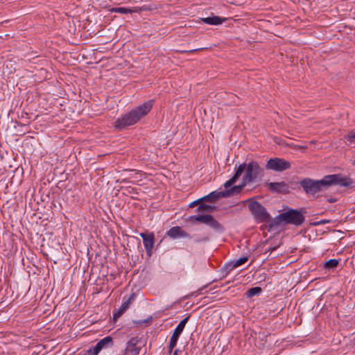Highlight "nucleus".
<instances>
[{"label": "nucleus", "mask_w": 355, "mask_h": 355, "mask_svg": "<svg viewBox=\"0 0 355 355\" xmlns=\"http://www.w3.org/2000/svg\"><path fill=\"white\" fill-rule=\"evenodd\" d=\"M153 100L148 101L122 115L114 122V128L121 130L128 126L135 125L150 112L153 108Z\"/></svg>", "instance_id": "nucleus-1"}, {"label": "nucleus", "mask_w": 355, "mask_h": 355, "mask_svg": "<svg viewBox=\"0 0 355 355\" xmlns=\"http://www.w3.org/2000/svg\"><path fill=\"white\" fill-rule=\"evenodd\" d=\"M333 185L353 187L355 182L350 178L340 173L327 175L319 180H312V195L320 191H325Z\"/></svg>", "instance_id": "nucleus-2"}, {"label": "nucleus", "mask_w": 355, "mask_h": 355, "mask_svg": "<svg viewBox=\"0 0 355 355\" xmlns=\"http://www.w3.org/2000/svg\"><path fill=\"white\" fill-rule=\"evenodd\" d=\"M239 168H242V174L243 173L242 179L248 184L256 182L264 175V169L255 161L252 160L248 163L240 164L239 166L236 164L234 170L236 171Z\"/></svg>", "instance_id": "nucleus-3"}, {"label": "nucleus", "mask_w": 355, "mask_h": 355, "mask_svg": "<svg viewBox=\"0 0 355 355\" xmlns=\"http://www.w3.org/2000/svg\"><path fill=\"white\" fill-rule=\"evenodd\" d=\"M277 220V222L274 220L270 224V229H272L274 226L277 225L278 223L281 222H284L286 224L300 225L304 222V217L300 211L296 209H290L278 215Z\"/></svg>", "instance_id": "nucleus-4"}, {"label": "nucleus", "mask_w": 355, "mask_h": 355, "mask_svg": "<svg viewBox=\"0 0 355 355\" xmlns=\"http://www.w3.org/2000/svg\"><path fill=\"white\" fill-rule=\"evenodd\" d=\"M245 202H249L248 209L256 222L261 223L270 220V214L259 202L254 198H249Z\"/></svg>", "instance_id": "nucleus-5"}, {"label": "nucleus", "mask_w": 355, "mask_h": 355, "mask_svg": "<svg viewBox=\"0 0 355 355\" xmlns=\"http://www.w3.org/2000/svg\"><path fill=\"white\" fill-rule=\"evenodd\" d=\"M291 166V163L290 162L279 157L270 158L266 165L267 169L277 172L289 169Z\"/></svg>", "instance_id": "nucleus-6"}, {"label": "nucleus", "mask_w": 355, "mask_h": 355, "mask_svg": "<svg viewBox=\"0 0 355 355\" xmlns=\"http://www.w3.org/2000/svg\"><path fill=\"white\" fill-rule=\"evenodd\" d=\"M339 260L340 259H331L324 262H321L320 263H318V262H312V272L318 270L321 273L323 271L326 273L327 272L332 271L338 267Z\"/></svg>", "instance_id": "nucleus-7"}, {"label": "nucleus", "mask_w": 355, "mask_h": 355, "mask_svg": "<svg viewBox=\"0 0 355 355\" xmlns=\"http://www.w3.org/2000/svg\"><path fill=\"white\" fill-rule=\"evenodd\" d=\"M189 316L186 317L183 320H182L175 329L173 331V335L170 338L169 345H168V352L171 353L173 352V348L177 345L178 340L179 339L180 336L182 333L187 322L189 320Z\"/></svg>", "instance_id": "nucleus-8"}, {"label": "nucleus", "mask_w": 355, "mask_h": 355, "mask_svg": "<svg viewBox=\"0 0 355 355\" xmlns=\"http://www.w3.org/2000/svg\"><path fill=\"white\" fill-rule=\"evenodd\" d=\"M143 239L144 245L148 257H151L153 249L154 248L155 239L153 232H141L139 234Z\"/></svg>", "instance_id": "nucleus-9"}, {"label": "nucleus", "mask_w": 355, "mask_h": 355, "mask_svg": "<svg viewBox=\"0 0 355 355\" xmlns=\"http://www.w3.org/2000/svg\"><path fill=\"white\" fill-rule=\"evenodd\" d=\"M141 338L138 336L132 337L127 342L126 347L125 349V353H130L131 355H139L141 347L138 346Z\"/></svg>", "instance_id": "nucleus-10"}, {"label": "nucleus", "mask_w": 355, "mask_h": 355, "mask_svg": "<svg viewBox=\"0 0 355 355\" xmlns=\"http://www.w3.org/2000/svg\"><path fill=\"white\" fill-rule=\"evenodd\" d=\"M268 189L275 193H287L289 192V186L284 182H270L268 184Z\"/></svg>", "instance_id": "nucleus-11"}, {"label": "nucleus", "mask_w": 355, "mask_h": 355, "mask_svg": "<svg viewBox=\"0 0 355 355\" xmlns=\"http://www.w3.org/2000/svg\"><path fill=\"white\" fill-rule=\"evenodd\" d=\"M166 235L172 239L180 238H191L189 233L183 230L180 226H174L166 232Z\"/></svg>", "instance_id": "nucleus-12"}, {"label": "nucleus", "mask_w": 355, "mask_h": 355, "mask_svg": "<svg viewBox=\"0 0 355 355\" xmlns=\"http://www.w3.org/2000/svg\"><path fill=\"white\" fill-rule=\"evenodd\" d=\"M135 294H132L127 300H125L119 309L114 312L113 318L114 320H117L120 318L123 313L129 308L130 304L135 300Z\"/></svg>", "instance_id": "nucleus-13"}, {"label": "nucleus", "mask_w": 355, "mask_h": 355, "mask_svg": "<svg viewBox=\"0 0 355 355\" xmlns=\"http://www.w3.org/2000/svg\"><path fill=\"white\" fill-rule=\"evenodd\" d=\"M248 257H241L240 259L236 260L235 261L226 263L223 266V269L227 272V274H228L229 272H230V271H232L235 268L239 267V266L245 263L248 261Z\"/></svg>", "instance_id": "nucleus-14"}, {"label": "nucleus", "mask_w": 355, "mask_h": 355, "mask_svg": "<svg viewBox=\"0 0 355 355\" xmlns=\"http://www.w3.org/2000/svg\"><path fill=\"white\" fill-rule=\"evenodd\" d=\"M225 195H227V193H225L224 191H214L211 192L208 195L202 197V200L204 201L209 202H214L221 198H226Z\"/></svg>", "instance_id": "nucleus-15"}, {"label": "nucleus", "mask_w": 355, "mask_h": 355, "mask_svg": "<svg viewBox=\"0 0 355 355\" xmlns=\"http://www.w3.org/2000/svg\"><path fill=\"white\" fill-rule=\"evenodd\" d=\"M249 184L248 182H245L244 180L242 179V182L239 185L235 186L234 185L230 189L224 190L225 193H227L226 198L230 197L234 194H237L241 193V191L244 189V187Z\"/></svg>", "instance_id": "nucleus-16"}, {"label": "nucleus", "mask_w": 355, "mask_h": 355, "mask_svg": "<svg viewBox=\"0 0 355 355\" xmlns=\"http://www.w3.org/2000/svg\"><path fill=\"white\" fill-rule=\"evenodd\" d=\"M202 21L205 24L209 25H220L223 22L226 21V18L220 17L218 16H211L208 17H205L201 19Z\"/></svg>", "instance_id": "nucleus-17"}, {"label": "nucleus", "mask_w": 355, "mask_h": 355, "mask_svg": "<svg viewBox=\"0 0 355 355\" xmlns=\"http://www.w3.org/2000/svg\"><path fill=\"white\" fill-rule=\"evenodd\" d=\"M242 175V168H239L238 170L235 171L234 175L226 182L224 184V187L225 190L230 189L234 184L238 181L239 178Z\"/></svg>", "instance_id": "nucleus-18"}, {"label": "nucleus", "mask_w": 355, "mask_h": 355, "mask_svg": "<svg viewBox=\"0 0 355 355\" xmlns=\"http://www.w3.org/2000/svg\"><path fill=\"white\" fill-rule=\"evenodd\" d=\"M113 339L111 336H108L105 337L104 338L100 340L96 345L100 348L101 350L103 349L110 348L113 346Z\"/></svg>", "instance_id": "nucleus-19"}, {"label": "nucleus", "mask_w": 355, "mask_h": 355, "mask_svg": "<svg viewBox=\"0 0 355 355\" xmlns=\"http://www.w3.org/2000/svg\"><path fill=\"white\" fill-rule=\"evenodd\" d=\"M211 215H195L189 218L190 221L200 222L207 225L209 220L211 219Z\"/></svg>", "instance_id": "nucleus-20"}, {"label": "nucleus", "mask_w": 355, "mask_h": 355, "mask_svg": "<svg viewBox=\"0 0 355 355\" xmlns=\"http://www.w3.org/2000/svg\"><path fill=\"white\" fill-rule=\"evenodd\" d=\"M207 225L217 232L221 233L224 231L223 225L219 222H218L212 216L211 217V219L209 220Z\"/></svg>", "instance_id": "nucleus-21"}, {"label": "nucleus", "mask_w": 355, "mask_h": 355, "mask_svg": "<svg viewBox=\"0 0 355 355\" xmlns=\"http://www.w3.org/2000/svg\"><path fill=\"white\" fill-rule=\"evenodd\" d=\"M261 288L259 286L252 287L248 290L245 295L248 297H252L254 296H257L261 293Z\"/></svg>", "instance_id": "nucleus-22"}, {"label": "nucleus", "mask_w": 355, "mask_h": 355, "mask_svg": "<svg viewBox=\"0 0 355 355\" xmlns=\"http://www.w3.org/2000/svg\"><path fill=\"white\" fill-rule=\"evenodd\" d=\"M110 11H111V12H116V13H121V14H129V13H132L133 12H136L135 10H132L130 8H124V7L112 8L110 10Z\"/></svg>", "instance_id": "nucleus-23"}, {"label": "nucleus", "mask_w": 355, "mask_h": 355, "mask_svg": "<svg viewBox=\"0 0 355 355\" xmlns=\"http://www.w3.org/2000/svg\"><path fill=\"white\" fill-rule=\"evenodd\" d=\"M214 209V207L207 204H200L196 209V211L199 213L211 212Z\"/></svg>", "instance_id": "nucleus-24"}, {"label": "nucleus", "mask_w": 355, "mask_h": 355, "mask_svg": "<svg viewBox=\"0 0 355 355\" xmlns=\"http://www.w3.org/2000/svg\"><path fill=\"white\" fill-rule=\"evenodd\" d=\"M300 184L307 193L311 192V179H304L301 181Z\"/></svg>", "instance_id": "nucleus-25"}, {"label": "nucleus", "mask_w": 355, "mask_h": 355, "mask_svg": "<svg viewBox=\"0 0 355 355\" xmlns=\"http://www.w3.org/2000/svg\"><path fill=\"white\" fill-rule=\"evenodd\" d=\"M101 351L100 348L96 344V345L91 347L87 349V354L88 355H98Z\"/></svg>", "instance_id": "nucleus-26"}, {"label": "nucleus", "mask_w": 355, "mask_h": 355, "mask_svg": "<svg viewBox=\"0 0 355 355\" xmlns=\"http://www.w3.org/2000/svg\"><path fill=\"white\" fill-rule=\"evenodd\" d=\"M345 139L350 144H355V132H352L350 134L345 136Z\"/></svg>", "instance_id": "nucleus-27"}, {"label": "nucleus", "mask_w": 355, "mask_h": 355, "mask_svg": "<svg viewBox=\"0 0 355 355\" xmlns=\"http://www.w3.org/2000/svg\"><path fill=\"white\" fill-rule=\"evenodd\" d=\"M328 222H329L328 220H316L315 218H312V226H316V225H318L320 224H325Z\"/></svg>", "instance_id": "nucleus-28"}, {"label": "nucleus", "mask_w": 355, "mask_h": 355, "mask_svg": "<svg viewBox=\"0 0 355 355\" xmlns=\"http://www.w3.org/2000/svg\"><path fill=\"white\" fill-rule=\"evenodd\" d=\"M209 241V237H202V238H199V239H195V242L196 243H203V242H207Z\"/></svg>", "instance_id": "nucleus-29"}, {"label": "nucleus", "mask_w": 355, "mask_h": 355, "mask_svg": "<svg viewBox=\"0 0 355 355\" xmlns=\"http://www.w3.org/2000/svg\"><path fill=\"white\" fill-rule=\"evenodd\" d=\"M202 201V198L197 200H195L193 202H192L190 205H189V207H195L196 205H197L200 202Z\"/></svg>", "instance_id": "nucleus-30"}, {"label": "nucleus", "mask_w": 355, "mask_h": 355, "mask_svg": "<svg viewBox=\"0 0 355 355\" xmlns=\"http://www.w3.org/2000/svg\"><path fill=\"white\" fill-rule=\"evenodd\" d=\"M327 201H328L329 202L332 203V202H335L336 201V198H329V199L327 200Z\"/></svg>", "instance_id": "nucleus-31"}, {"label": "nucleus", "mask_w": 355, "mask_h": 355, "mask_svg": "<svg viewBox=\"0 0 355 355\" xmlns=\"http://www.w3.org/2000/svg\"><path fill=\"white\" fill-rule=\"evenodd\" d=\"M180 352V351L178 349H176L174 352H173V354H176V355H178V353Z\"/></svg>", "instance_id": "nucleus-32"}, {"label": "nucleus", "mask_w": 355, "mask_h": 355, "mask_svg": "<svg viewBox=\"0 0 355 355\" xmlns=\"http://www.w3.org/2000/svg\"><path fill=\"white\" fill-rule=\"evenodd\" d=\"M198 49H193V50H191V51H184L185 53H191V52H194V51H197Z\"/></svg>", "instance_id": "nucleus-33"}, {"label": "nucleus", "mask_w": 355, "mask_h": 355, "mask_svg": "<svg viewBox=\"0 0 355 355\" xmlns=\"http://www.w3.org/2000/svg\"><path fill=\"white\" fill-rule=\"evenodd\" d=\"M129 181L127 179H123L121 182H128Z\"/></svg>", "instance_id": "nucleus-34"}, {"label": "nucleus", "mask_w": 355, "mask_h": 355, "mask_svg": "<svg viewBox=\"0 0 355 355\" xmlns=\"http://www.w3.org/2000/svg\"><path fill=\"white\" fill-rule=\"evenodd\" d=\"M275 249H276V248H275H275H269V250H268V251H273V250H275Z\"/></svg>", "instance_id": "nucleus-35"}, {"label": "nucleus", "mask_w": 355, "mask_h": 355, "mask_svg": "<svg viewBox=\"0 0 355 355\" xmlns=\"http://www.w3.org/2000/svg\"><path fill=\"white\" fill-rule=\"evenodd\" d=\"M319 278H320V277H315L314 279H311V282H313L314 280H315V279H319Z\"/></svg>", "instance_id": "nucleus-36"}, {"label": "nucleus", "mask_w": 355, "mask_h": 355, "mask_svg": "<svg viewBox=\"0 0 355 355\" xmlns=\"http://www.w3.org/2000/svg\"><path fill=\"white\" fill-rule=\"evenodd\" d=\"M140 10H144L145 9H144V8H140Z\"/></svg>", "instance_id": "nucleus-37"}]
</instances>
